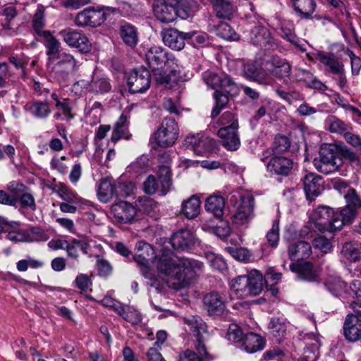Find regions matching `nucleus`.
I'll return each instance as SVG.
<instances>
[{"mask_svg": "<svg viewBox=\"0 0 361 361\" xmlns=\"http://www.w3.org/2000/svg\"><path fill=\"white\" fill-rule=\"evenodd\" d=\"M59 196L61 199L65 201V202H69L72 204H79L81 202L82 199L75 192L70 190L66 186L63 185L59 190Z\"/></svg>", "mask_w": 361, "mask_h": 361, "instance_id": "13d9d810", "label": "nucleus"}, {"mask_svg": "<svg viewBox=\"0 0 361 361\" xmlns=\"http://www.w3.org/2000/svg\"><path fill=\"white\" fill-rule=\"evenodd\" d=\"M265 345L266 340L260 335L248 333L243 337L241 348L247 353H254L262 350Z\"/></svg>", "mask_w": 361, "mask_h": 361, "instance_id": "bb28decb", "label": "nucleus"}, {"mask_svg": "<svg viewBox=\"0 0 361 361\" xmlns=\"http://www.w3.org/2000/svg\"><path fill=\"white\" fill-rule=\"evenodd\" d=\"M178 136V127L175 119L166 118L154 134L153 138L159 146L167 147L175 143Z\"/></svg>", "mask_w": 361, "mask_h": 361, "instance_id": "9d476101", "label": "nucleus"}, {"mask_svg": "<svg viewBox=\"0 0 361 361\" xmlns=\"http://www.w3.org/2000/svg\"><path fill=\"white\" fill-rule=\"evenodd\" d=\"M153 12L158 20L165 23L173 22L177 17L185 19L190 16L184 0H154Z\"/></svg>", "mask_w": 361, "mask_h": 361, "instance_id": "7ed1b4c3", "label": "nucleus"}, {"mask_svg": "<svg viewBox=\"0 0 361 361\" xmlns=\"http://www.w3.org/2000/svg\"><path fill=\"white\" fill-rule=\"evenodd\" d=\"M155 258L154 250L149 244L143 241H140L136 244L134 259L140 267L142 276L148 280L147 283L150 286L159 285L157 277L149 267L150 261Z\"/></svg>", "mask_w": 361, "mask_h": 361, "instance_id": "20e7f679", "label": "nucleus"}, {"mask_svg": "<svg viewBox=\"0 0 361 361\" xmlns=\"http://www.w3.org/2000/svg\"><path fill=\"white\" fill-rule=\"evenodd\" d=\"M171 243L174 249L185 250L193 245L194 236L189 230L183 229L172 235Z\"/></svg>", "mask_w": 361, "mask_h": 361, "instance_id": "2f4dec72", "label": "nucleus"}, {"mask_svg": "<svg viewBox=\"0 0 361 361\" xmlns=\"http://www.w3.org/2000/svg\"><path fill=\"white\" fill-rule=\"evenodd\" d=\"M355 214L356 209L355 208L345 206L340 210L335 212V221H339L341 223V229L345 224L352 222L355 216Z\"/></svg>", "mask_w": 361, "mask_h": 361, "instance_id": "c03bdc74", "label": "nucleus"}, {"mask_svg": "<svg viewBox=\"0 0 361 361\" xmlns=\"http://www.w3.org/2000/svg\"><path fill=\"white\" fill-rule=\"evenodd\" d=\"M127 82L130 92H145L150 87V73L149 71L143 68L135 69L129 74Z\"/></svg>", "mask_w": 361, "mask_h": 361, "instance_id": "2eb2a0df", "label": "nucleus"}, {"mask_svg": "<svg viewBox=\"0 0 361 361\" xmlns=\"http://www.w3.org/2000/svg\"><path fill=\"white\" fill-rule=\"evenodd\" d=\"M341 254L347 260L356 262L361 257V245L355 242L345 243L343 245Z\"/></svg>", "mask_w": 361, "mask_h": 361, "instance_id": "37998d69", "label": "nucleus"}, {"mask_svg": "<svg viewBox=\"0 0 361 361\" xmlns=\"http://www.w3.org/2000/svg\"><path fill=\"white\" fill-rule=\"evenodd\" d=\"M344 197L347 202L346 206H350V207L355 208V209L361 207V200L357 196L354 189L348 188L344 195Z\"/></svg>", "mask_w": 361, "mask_h": 361, "instance_id": "338daca9", "label": "nucleus"}, {"mask_svg": "<svg viewBox=\"0 0 361 361\" xmlns=\"http://www.w3.org/2000/svg\"><path fill=\"white\" fill-rule=\"evenodd\" d=\"M234 208L231 216L233 224L237 226L248 224L255 216L253 197L248 194L239 195Z\"/></svg>", "mask_w": 361, "mask_h": 361, "instance_id": "6e6552de", "label": "nucleus"}, {"mask_svg": "<svg viewBox=\"0 0 361 361\" xmlns=\"http://www.w3.org/2000/svg\"><path fill=\"white\" fill-rule=\"evenodd\" d=\"M153 76L155 81L159 84L167 87L170 82L173 80L172 75L167 74L162 68L152 69Z\"/></svg>", "mask_w": 361, "mask_h": 361, "instance_id": "69168bd1", "label": "nucleus"}, {"mask_svg": "<svg viewBox=\"0 0 361 361\" xmlns=\"http://www.w3.org/2000/svg\"><path fill=\"white\" fill-rule=\"evenodd\" d=\"M280 30L279 35L282 38L300 47L302 50H305L298 44V39L293 32V27L291 23L286 21L282 22Z\"/></svg>", "mask_w": 361, "mask_h": 361, "instance_id": "de8ad7c7", "label": "nucleus"}, {"mask_svg": "<svg viewBox=\"0 0 361 361\" xmlns=\"http://www.w3.org/2000/svg\"><path fill=\"white\" fill-rule=\"evenodd\" d=\"M111 212L118 222L128 224L134 220L137 209L132 204L121 201L111 206Z\"/></svg>", "mask_w": 361, "mask_h": 361, "instance_id": "a211bd4d", "label": "nucleus"}, {"mask_svg": "<svg viewBox=\"0 0 361 361\" xmlns=\"http://www.w3.org/2000/svg\"><path fill=\"white\" fill-rule=\"evenodd\" d=\"M288 351L286 350H283L280 347H274L269 348L264 353V359L266 361L269 360H276L281 361L283 359L288 358Z\"/></svg>", "mask_w": 361, "mask_h": 361, "instance_id": "3c124183", "label": "nucleus"}, {"mask_svg": "<svg viewBox=\"0 0 361 361\" xmlns=\"http://www.w3.org/2000/svg\"><path fill=\"white\" fill-rule=\"evenodd\" d=\"M219 137L222 140L223 146L230 151L237 150L240 141L238 134V128L228 129L220 128L218 131Z\"/></svg>", "mask_w": 361, "mask_h": 361, "instance_id": "a878e982", "label": "nucleus"}, {"mask_svg": "<svg viewBox=\"0 0 361 361\" xmlns=\"http://www.w3.org/2000/svg\"><path fill=\"white\" fill-rule=\"evenodd\" d=\"M51 72L68 74L77 69V63L74 57L67 53L61 52L56 56L51 66H47Z\"/></svg>", "mask_w": 361, "mask_h": 361, "instance_id": "6ab92c4d", "label": "nucleus"}, {"mask_svg": "<svg viewBox=\"0 0 361 361\" xmlns=\"http://www.w3.org/2000/svg\"><path fill=\"white\" fill-rule=\"evenodd\" d=\"M248 39L250 43L262 49L274 50L278 47L277 40L274 38L269 30L260 24L250 30Z\"/></svg>", "mask_w": 361, "mask_h": 361, "instance_id": "f8f14e48", "label": "nucleus"}, {"mask_svg": "<svg viewBox=\"0 0 361 361\" xmlns=\"http://www.w3.org/2000/svg\"><path fill=\"white\" fill-rule=\"evenodd\" d=\"M276 68L274 71L275 75L281 78H286L290 76L291 67L288 63L282 61L279 59H274L273 61Z\"/></svg>", "mask_w": 361, "mask_h": 361, "instance_id": "bf43d9fd", "label": "nucleus"}, {"mask_svg": "<svg viewBox=\"0 0 361 361\" xmlns=\"http://www.w3.org/2000/svg\"><path fill=\"white\" fill-rule=\"evenodd\" d=\"M228 94L221 92L216 90L214 94L215 105L212 111L211 117L214 119L228 102Z\"/></svg>", "mask_w": 361, "mask_h": 361, "instance_id": "49530a36", "label": "nucleus"}, {"mask_svg": "<svg viewBox=\"0 0 361 361\" xmlns=\"http://www.w3.org/2000/svg\"><path fill=\"white\" fill-rule=\"evenodd\" d=\"M145 59L152 69L163 68L170 60L168 52L160 46H152L145 53Z\"/></svg>", "mask_w": 361, "mask_h": 361, "instance_id": "412c9836", "label": "nucleus"}, {"mask_svg": "<svg viewBox=\"0 0 361 361\" xmlns=\"http://www.w3.org/2000/svg\"><path fill=\"white\" fill-rule=\"evenodd\" d=\"M293 168V161L283 156L275 154L267 164L269 171L280 176H288Z\"/></svg>", "mask_w": 361, "mask_h": 361, "instance_id": "4be33fe9", "label": "nucleus"}, {"mask_svg": "<svg viewBox=\"0 0 361 361\" xmlns=\"http://www.w3.org/2000/svg\"><path fill=\"white\" fill-rule=\"evenodd\" d=\"M346 294L349 298H356L357 300L361 301V281H353L350 283Z\"/></svg>", "mask_w": 361, "mask_h": 361, "instance_id": "774afa93", "label": "nucleus"}, {"mask_svg": "<svg viewBox=\"0 0 361 361\" xmlns=\"http://www.w3.org/2000/svg\"><path fill=\"white\" fill-rule=\"evenodd\" d=\"M118 314L121 315L126 321L131 323L133 325L141 323L142 319L140 313L130 307H124L123 306V311L121 312H118Z\"/></svg>", "mask_w": 361, "mask_h": 361, "instance_id": "5fc2aeb1", "label": "nucleus"}, {"mask_svg": "<svg viewBox=\"0 0 361 361\" xmlns=\"http://www.w3.org/2000/svg\"><path fill=\"white\" fill-rule=\"evenodd\" d=\"M115 184L109 179L102 180L98 188V197L100 201L107 202L114 197L115 194H118V190L122 186L114 188Z\"/></svg>", "mask_w": 361, "mask_h": 361, "instance_id": "c9c22d12", "label": "nucleus"}, {"mask_svg": "<svg viewBox=\"0 0 361 361\" xmlns=\"http://www.w3.org/2000/svg\"><path fill=\"white\" fill-rule=\"evenodd\" d=\"M200 200L196 195H192L188 200L182 204L181 211L183 214L189 219L196 218L200 212Z\"/></svg>", "mask_w": 361, "mask_h": 361, "instance_id": "58836bf2", "label": "nucleus"}, {"mask_svg": "<svg viewBox=\"0 0 361 361\" xmlns=\"http://www.w3.org/2000/svg\"><path fill=\"white\" fill-rule=\"evenodd\" d=\"M230 286L238 298L255 296L262 290L263 276L259 271L252 270L247 275L238 276L233 279Z\"/></svg>", "mask_w": 361, "mask_h": 361, "instance_id": "f03ea898", "label": "nucleus"}, {"mask_svg": "<svg viewBox=\"0 0 361 361\" xmlns=\"http://www.w3.org/2000/svg\"><path fill=\"white\" fill-rule=\"evenodd\" d=\"M120 37L123 43L131 47H135L138 43V33L137 29L129 23H125L120 27Z\"/></svg>", "mask_w": 361, "mask_h": 361, "instance_id": "4c0bfd02", "label": "nucleus"}, {"mask_svg": "<svg viewBox=\"0 0 361 361\" xmlns=\"http://www.w3.org/2000/svg\"><path fill=\"white\" fill-rule=\"evenodd\" d=\"M217 123L221 128L233 129L238 128V119L233 113L231 111L224 112L218 119Z\"/></svg>", "mask_w": 361, "mask_h": 361, "instance_id": "8fccbe9b", "label": "nucleus"}, {"mask_svg": "<svg viewBox=\"0 0 361 361\" xmlns=\"http://www.w3.org/2000/svg\"><path fill=\"white\" fill-rule=\"evenodd\" d=\"M310 338L315 342L308 344L305 348L302 361H317L319 358V348L321 345L320 336L318 334H314Z\"/></svg>", "mask_w": 361, "mask_h": 361, "instance_id": "79ce46f5", "label": "nucleus"}, {"mask_svg": "<svg viewBox=\"0 0 361 361\" xmlns=\"http://www.w3.org/2000/svg\"><path fill=\"white\" fill-rule=\"evenodd\" d=\"M161 37L166 46L180 51L185 47V40L191 37V35L190 32H183L174 28H169L161 32Z\"/></svg>", "mask_w": 361, "mask_h": 361, "instance_id": "f3484780", "label": "nucleus"}, {"mask_svg": "<svg viewBox=\"0 0 361 361\" xmlns=\"http://www.w3.org/2000/svg\"><path fill=\"white\" fill-rule=\"evenodd\" d=\"M266 238L268 245L271 247H276L279 241V221H273L271 229L267 232Z\"/></svg>", "mask_w": 361, "mask_h": 361, "instance_id": "6e6d98bb", "label": "nucleus"}, {"mask_svg": "<svg viewBox=\"0 0 361 361\" xmlns=\"http://www.w3.org/2000/svg\"><path fill=\"white\" fill-rule=\"evenodd\" d=\"M183 322L188 325L190 331L197 339L196 350L200 355V357H208L209 352L204 345V342L209 338L207 324L197 315L185 317Z\"/></svg>", "mask_w": 361, "mask_h": 361, "instance_id": "0eeeda50", "label": "nucleus"}, {"mask_svg": "<svg viewBox=\"0 0 361 361\" xmlns=\"http://www.w3.org/2000/svg\"><path fill=\"white\" fill-rule=\"evenodd\" d=\"M233 0H210L212 8L219 18L230 20L235 12Z\"/></svg>", "mask_w": 361, "mask_h": 361, "instance_id": "c85d7f7f", "label": "nucleus"}, {"mask_svg": "<svg viewBox=\"0 0 361 361\" xmlns=\"http://www.w3.org/2000/svg\"><path fill=\"white\" fill-rule=\"evenodd\" d=\"M25 110L32 116L39 119L47 118L51 113V108L48 102L34 101L25 104Z\"/></svg>", "mask_w": 361, "mask_h": 361, "instance_id": "cd10ccee", "label": "nucleus"}, {"mask_svg": "<svg viewBox=\"0 0 361 361\" xmlns=\"http://www.w3.org/2000/svg\"><path fill=\"white\" fill-rule=\"evenodd\" d=\"M325 286L332 295L337 296L343 291L345 283L339 277H333L327 280Z\"/></svg>", "mask_w": 361, "mask_h": 361, "instance_id": "052dcab7", "label": "nucleus"}, {"mask_svg": "<svg viewBox=\"0 0 361 361\" xmlns=\"http://www.w3.org/2000/svg\"><path fill=\"white\" fill-rule=\"evenodd\" d=\"M295 12L302 18H310L316 8L314 0H290Z\"/></svg>", "mask_w": 361, "mask_h": 361, "instance_id": "473e14b6", "label": "nucleus"}, {"mask_svg": "<svg viewBox=\"0 0 361 361\" xmlns=\"http://www.w3.org/2000/svg\"><path fill=\"white\" fill-rule=\"evenodd\" d=\"M268 327L270 334L275 338L276 341L281 343L286 332L285 321L279 317H272Z\"/></svg>", "mask_w": 361, "mask_h": 361, "instance_id": "a19ab883", "label": "nucleus"}, {"mask_svg": "<svg viewBox=\"0 0 361 361\" xmlns=\"http://www.w3.org/2000/svg\"><path fill=\"white\" fill-rule=\"evenodd\" d=\"M157 271L167 276L169 287L179 290L190 285L200 274L202 262L188 258L175 260L168 254H163L152 261Z\"/></svg>", "mask_w": 361, "mask_h": 361, "instance_id": "f257e3e1", "label": "nucleus"}, {"mask_svg": "<svg viewBox=\"0 0 361 361\" xmlns=\"http://www.w3.org/2000/svg\"><path fill=\"white\" fill-rule=\"evenodd\" d=\"M315 228L320 232H334L341 229V223L335 221V211L329 207L320 206L310 215Z\"/></svg>", "mask_w": 361, "mask_h": 361, "instance_id": "423d86ee", "label": "nucleus"}, {"mask_svg": "<svg viewBox=\"0 0 361 361\" xmlns=\"http://www.w3.org/2000/svg\"><path fill=\"white\" fill-rule=\"evenodd\" d=\"M48 239L47 233L39 227H33L26 231V243L46 241Z\"/></svg>", "mask_w": 361, "mask_h": 361, "instance_id": "603ef678", "label": "nucleus"}, {"mask_svg": "<svg viewBox=\"0 0 361 361\" xmlns=\"http://www.w3.org/2000/svg\"><path fill=\"white\" fill-rule=\"evenodd\" d=\"M64 42L71 47L80 51L87 53L91 50L92 44L87 36L81 31L73 28H66L59 32Z\"/></svg>", "mask_w": 361, "mask_h": 361, "instance_id": "ddd939ff", "label": "nucleus"}, {"mask_svg": "<svg viewBox=\"0 0 361 361\" xmlns=\"http://www.w3.org/2000/svg\"><path fill=\"white\" fill-rule=\"evenodd\" d=\"M132 108V106H127L124 112L121 115L118 121L116 122L111 136V141L112 142L116 143L122 137L125 139H129V136L128 135V122L127 114L130 111Z\"/></svg>", "mask_w": 361, "mask_h": 361, "instance_id": "5701e85b", "label": "nucleus"}, {"mask_svg": "<svg viewBox=\"0 0 361 361\" xmlns=\"http://www.w3.org/2000/svg\"><path fill=\"white\" fill-rule=\"evenodd\" d=\"M216 34L228 41H237L240 37L239 35L226 23H222L216 27Z\"/></svg>", "mask_w": 361, "mask_h": 361, "instance_id": "a18cd8bd", "label": "nucleus"}, {"mask_svg": "<svg viewBox=\"0 0 361 361\" xmlns=\"http://www.w3.org/2000/svg\"><path fill=\"white\" fill-rule=\"evenodd\" d=\"M329 129L331 132L344 135L348 130V126L341 120L336 118H331L329 121Z\"/></svg>", "mask_w": 361, "mask_h": 361, "instance_id": "e2e57ef3", "label": "nucleus"}, {"mask_svg": "<svg viewBox=\"0 0 361 361\" xmlns=\"http://www.w3.org/2000/svg\"><path fill=\"white\" fill-rule=\"evenodd\" d=\"M312 244L315 249L319 250L324 254L330 252L333 249L331 239L324 235H319L314 238Z\"/></svg>", "mask_w": 361, "mask_h": 361, "instance_id": "4d7b16f0", "label": "nucleus"}, {"mask_svg": "<svg viewBox=\"0 0 361 361\" xmlns=\"http://www.w3.org/2000/svg\"><path fill=\"white\" fill-rule=\"evenodd\" d=\"M203 304L205 310L210 315L221 314L226 307L221 296L217 293L207 294L203 298Z\"/></svg>", "mask_w": 361, "mask_h": 361, "instance_id": "393cba45", "label": "nucleus"}, {"mask_svg": "<svg viewBox=\"0 0 361 361\" xmlns=\"http://www.w3.org/2000/svg\"><path fill=\"white\" fill-rule=\"evenodd\" d=\"M341 164V159L338 154L337 147L329 144L322 146L319 157L314 160V165L317 170L324 174L336 171Z\"/></svg>", "mask_w": 361, "mask_h": 361, "instance_id": "39448f33", "label": "nucleus"}, {"mask_svg": "<svg viewBox=\"0 0 361 361\" xmlns=\"http://www.w3.org/2000/svg\"><path fill=\"white\" fill-rule=\"evenodd\" d=\"M111 89L109 80L99 74L94 73L90 81V92L94 94H104Z\"/></svg>", "mask_w": 361, "mask_h": 361, "instance_id": "ea45409f", "label": "nucleus"}, {"mask_svg": "<svg viewBox=\"0 0 361 361\" xmlns=\"http://www.w3.org/2000/svg\"><path fill=\"white\" fill-rule=\"evenodd\" d=\"M171 159L167 153L161 154L159 157V171L158 176L160 182V192L165 195L171 189L172 185L171 172L170 169Z\"/></svg>", "mask_w": 361, "mask_h": 361, "instance_id": "dca6fc26", "label": "nucleus"}, {"mask_svg": "<svg viewBox=\"0 0 361 361\" xmlns=\"http://www.w3.org/2000/svg\"><path fill=\"white\" fill-rule=\"evenodd\" d=\"M44 263L42 261L33 259L30 256H27L25 259L19 260L16 263V269L20 272L26 271L28 268L38 269L42 267Z\"/></svg>", "mask_w": 361, "mask_h": 361, "instance_id": "864d4df0", "label": "nucleus"}, {"mask_svg": "<svg viewBox=\"0 0 361 361\" xmlns=\"http://www.w3.org/2000/svg\"><path fill=\"white\" fill-rule=\"evenodd\" d=\"M317 59L326 66L329 71L333 74L344 72V65L340 62L334 54H325L319 52L317 54Z\"/></svg>", "mask_w": 361, "mask_h": 361, "instance_id": "7c9ffc66", "label": "nucleus"}, {"mask_svg": "<svg viewBox=\"0 0 361 361\" xmlns=\"http://www.w3.org/2000/svg\"><path fill=\"white\" fill-rule=\"evenodd\" d=\"M303 188L307 199L313 201L320 195L323 190V182L322 177L313 173L305 175L302 179Z\"/></svg>", "mask_w": 361, "mask_h": 361, "instance_id": "aec40b11", "label": "nucleus"}, {"mask_svg": "<svg viewBox=\"0 0 361 361\" xmlns=\"http://www.w3.org/2000/svg\"><path fill=\"white\" fill-rule=\"evenodd\" d=\"M185 145L197 155L212 152L216 146L214 139L201 133L187 136L185 139Z\"/></svg>", "mask_w": 361, "mask_h": 361, "instance_id": "4468645a", "label": "nucleus"}, {"mask_svg": "<svg viewBox=\"0 0 361 361\" xmlns=\"http://www.w3.org/2000/svg\"><path fill=\"white\" fill-rule=\"evenodd\" d=\"M225 250L238 261H246L250 257V251L245 247H226Z\"/></svg>", "mask_w": 361, "mask_h": 361, "instance_id": "680f3d73", "label": "nucleus"}, {"mask_svg": "<svg viewBox=\"0 0 361 361\" xmlns=\"http://www.w3.org/2000/svg\"><path fill=\"white\" fill-rule=\"evenodd\" d=\"M288 253L292 261L307 259L312 254V247L306 241L294 242L288 245Z\"/></svg>", "mask_w": 361, "mask_h": 361, "instance_id": "b1692460", "label": "nucleus"}, {"mask_svg": "<svg viewBox=\"0 0 361 361\" xmlns=\"http://www.w3.org/2000/svg\"><path fill=\"white\" fill-rule=\"evenodd\" d=\"M350 306L353 312L345 318L343 334L348 341L355 342L361 338V304L351 302Z\"/></svg>", "mask_w": 361, "mask_h": 361, "instance_id": "1a4fd4ad", "label": "nucleus"}, {"mask_svg": "<svg viewBox=\"0 0 361 361\" xmlns=\"http://www.w3.org/2000/svg\"><path fill=\"white\" fill-rule=\"evenodd\" d=\"M290 146L288 138L286 136L279 135L275 137L273 152L278 154L287 151Z\"/></svg>", "mask_w": 361, "mask_h": 361, "instance_id": "0e129e2a", "label": "nucleus"}, {"mask_svg": "<svg viewBox=\"0 0 361 361\" xmlns=\"http://www.w3.org/2000/svg\"><path fill=\"white\" fill-rule=\"evenodd\" d=\"M115 11L110 7L102 8L98 10L86 8L79 13L75 18V24L79 26L97 27L100 25L108 17Z\"/></svg>", "mask_w": 361, "mask_h": 361, "instance_id": "9b49d317", "label": "nucleus"}, {"mask_svg": "<svg viewBox=\"0 0 361 361\" xmlns=\"http://www.w3.org/2000/svg\"><path fill=\"white\" fill-rule=\"evenodd\" d=\"M290 269L298 274V277L301 280L314 281L317 274L313 270V266L310 262L302 264L292 263L290 264Z\"/></svg>", "mask_w": 361, "mask_h": 361, "instance_id": "e433bc0d", "label": "nucleus"}, {"mask_svg": "<svg viewBox=\"0 0 361 361\" xmlns=\"http://www.w3.org/2000/svg\"><path fill=\"white\" fill-rule=\"evenodd\" d=\"M55 109L56 111L54 114V118L56 120L70 121L75 118L73 102L68 98L55 105Z\"/></svg>", "mask_w": 361, "mask_h": 361, "instance_id": "72a5a7b5", "label": "nucleus"}, {"mask_svg": "<svg viewBox=\"0 0 361 361\" xmlns=\"http://www.w3.org/2000/svg\"><path fill=\"white\" fill-rule=\"evenodd\" d=\"M43 37L44 39V46L47 49L46 53L49 56L47 66H51L54 63V61L56 60V56L61 54V43L49 31L43 32Z\"/></svg>", "mask_w": 361, "mask_h": 361, "instance_id": "c756f323", "label": "nucleus"}, {"mask_svg": "<svg viewBox=\"0 0 361 361\" xmlns=\"http://www.w3.org/2000/svg\"><path fill=\"white\" fill-rule=\"evenodd\" d=\"M224 207L225 200L220 195H211L205 201L204 208L206 211L212 214L217 219L223 216Z\"/></svg>", "mask_w": 361, "mask_h": 361, "instance_id": "f704fd0d", "label": "nucleus"}, {"mask_svg": "<svg viewBox=\"0 0 361 361\" xmlns=\"http://www.w3.org/2000/svg\"><path fill=\"white\" fill-rule=\"evenodd\" d=\"M243 72L244 76L251 80L256 81L259 83L264 82V78L261 75L260 70L254 63H245L243 67Z\"/></svg>", "mask_w": 361, "mask_h": 361, "instance_id": "09e8293b", "label": "nucleus"}]
</instances>
